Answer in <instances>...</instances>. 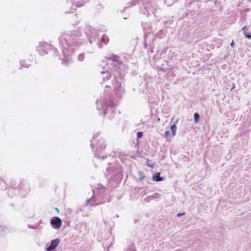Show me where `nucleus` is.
I'll use <instances>...</instances> for the list:
<instances>
[{"label": "nucleus", "mask_w": 251, "mask_h": 251, "mask_svg": "<svg viewBox=\"0 0 251 251\" xmlns=\"http://www.w3.org/2000/svg\"><path fill=\"white\" fill-rule=\"evenodd\" d=\"M55 210H56V211H57L58 212H59V209H58V208H55Z\"/></svg>", "instance_id": "4468645a"}, {"label": "nucleus", "mask_w": 251, "mask_h": 251, "mask_svg": "<svg viewBox=\"0 0 251 251\" xmlns=\"http://www.w3.org/2000/svg\"><path fill=\"white\" fill-rule=\"evenodd\" d=\"M242 30L244 31V34L248 39H251V26H245Z\"/></svg>", "instance_id": "7ed1b4c3"}, {"label": "nucleus", "mask_w": 251, "mask_h": 251, "mask_svg": "<svg viewBox=\"0 0 251 251\" xmlns=\"http://www.w3.org/2000/svg\"><path fill=\"white\" fill-rule=\"evenodd\" d=\"M142 135H143L142 132H140V131L138 132V133H137L138 138H141L142 137Z\"/></svg>", "instance_id": "9d476101"}, {"label": "nucleus", "mask_w": 251, "mask_h": 251, "mask_svg": "<svg viewBox=\"0 0 251 251\" xmlns=\"http://www.w3.org/2000/svg\"><path fill=\"white\" fill-rule=\"evenodd\" d=\"M147 165L151 168H153L154 167V164L153 163H151V164L149 163L148 160H147Z\"/></svg>", "instance_id": "1a4fd4ad"}, {"label": "nucleus", "mask_w": 251, "mask_h": 251, "mask_svg": "<svg viewBox=\"0 0 251 251\" xmlns=\"http://www.w3.org/2000/svg\"><path fill=\"white\" fill-rule=\"evenodd\" d=\"M108 37L105 35H103L102 36L101 38V41L100 42L99 44V46L100 48H101L103 47V44H106L108 43Z\"/></svg>", "instance_id": "20e7f679"}, {"label": "nucleus", "mask_w": 251, "mask_h": 251, "mask_svg": "<svg viewBox=\"0 0 251 251\" xmlns=\"http://www.w3.org/2000/svg\"><path fill=\"white\" fill-rule=\"evenodd\" d=\"M183 214H184V213H178L177 216H180L181 215H182Z\"/></svg>", "instance_id": "ddd939ff"}, {"label": "nucleus", "mask_w": 251, "mask_h": 251, "mask_svg": "<svg viewBox=\"0 0 251 251\" xmlns=\"http://www.w3.org/2000/svg\"><path fill=\"white\" fill-rule=\"evenodd\" d=\"M200 119V115L198 113H196L194 114V120L196 123H198Z\"/></svg>", "instance_id": "0eeeda50"}, {"label": "nucleus", "mask_w": 251, "mask_h": 251, "mask_svg": "<svg viewBox=\"0 0 251 251\" xmlns=\"http://www.w3.org/2000/svg\"><path fill=\"white\" fill-rule=\"evenodd\" d=\"M59 243V240L58 239L52 240L50 245L47 247L46 251H50L54 249L58 246Z\"/></svg>", "instance_id": "f03ea898"}, {"label": "nucleus", "mask_w": 251, "mask_h": 251, "mask_svg": "<svg viewBox=\"0 0 251 251\" xmlns=\"http://www.w3.org/2000/svg\"><path fill=\"white\" fill-rule=\"evenodd\" d=\"M97 103H98V106H99V105L101 106V109L103 110L104 113H105V110L106 109V105H105V104H104V103H102L101 102H98Z\"/></svg>", "instance_id": "423d86ee"}, {"label": "nucleus", "mask_w": 251, "mask_h": 251, "mask_svg": "<svg viewBox=\"0 0 251 251\" xmlns=\"http://www.w3.org/2000/svg\"><path fill=\"white\" fill-rule=\"evenodd\" d=\"M144 178H145V176H142V177H141V180H142V179H143Z\"/></svg>", "instance_id": "2eb2a0df"}, {"label": "nucleus", "mask_w": 251, "mask_h": 251, "mask_svg": "<svg viewBox=\"0 0 251 251\" xmlns=\"http://www.w3.org/2000/svg\"><path fill=\"white\" fill-rule=\"evenodd\" d=\"M171 129L173 133V136H175L176 130V126H171Z\"/></svg>", "instance_id": "6e6552de"}, {"label": "nucleus", "mask_w": 251, "mask_h": 251, "mask_svg": "<svg viewBox=\"0 0 251 251\" xmlns=\"http://www.w3.org/2000/svg\"><path fill=\"white\" fill-rule=\"evenodd\" d=\"M160 173H157L153 176V179L156 181H160L163 180V178L160 176Z\"/></svg>", "instance_id": "39448f33"}, {"label": "nucleus", "mask_w": 251, "mask_h": 251, "mask_svg": "<svg viewBox=\"0 0 251 251\" xmlns=\"http://www.w3.org/2000/svg\"><path fill=\"white\" fill-rule=\"evenodd\" d=\"M170 134V132L168 131H167L165 133V135L166 137H168Z\"/></svg>", "instance_id": "9b49d317"}, {"label": "nucleus", "mask_w": 251, "mask_h": 251, "mask_svg": "<svg viewBox=\"0 0 251 251\" xmlns=\"http://www.w3.org/2000/svg\"><path fill=\"white\" fill-rule=\"evenodd\" d=\"M230 46L232 47H234V42L233 41H232V42H231V43L230 44Z\"/></svg>", "instance_id": "f8f14e48"}, {"label": "nucleus", "mask_w": 251, "mask_h": 251, "mask_svg": "<svg viewBox=\"0 0 251 251\" xmlns=\"http://www.w3.org/2000/svg\"><path fill=\"white\" fill-rule=\"evenodd\" d=\"M50 223L53 228L58 229L61 226L62 222L59 217H53L51 219Z\"/></svg>", "instance_id": "f257e3e1"}]
</instances>
